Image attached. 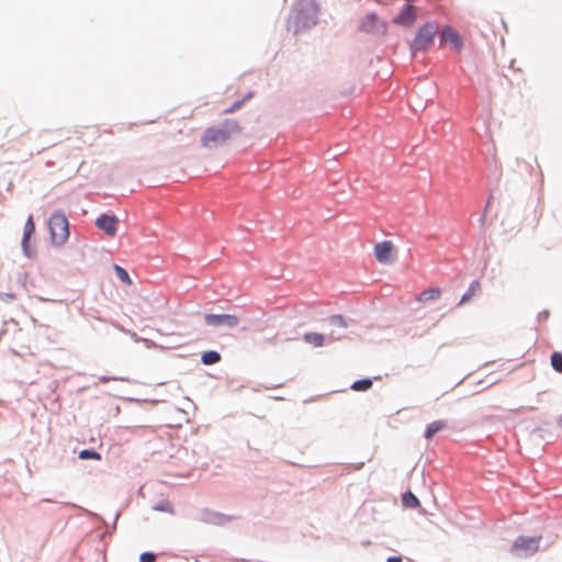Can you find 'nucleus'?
<instances>
[{
	"label": "nucleus",
	"mask_w": 562,
	"mask_h": 562,
	"mask_svg": "<svg viewBox=\"0 0 562 562\" xmlns=\"http://www.w3.org/2000/svg\"><path fill=\"white\" fill-rule=\"evenodd\" d=\"M315 9L308 4L304 9H295L289 18V29H293L295 33L311 27L316 23Z\"/></svg>",
	"instance_id": "obj_4"
},
{
	"label": "nucleus",
	"mask_w": 562,
	"mask_h": 562,
	"mask_svg": "<svg viewBox=\"0 0 562 562\" xmlns=\"http://www.w3.org/2000/svg\"><path fill=\"white\" fill-rule=\"evenodd\" d=\"M250 98H251V93H248L243 100L236 101L232 106L224 110V113L228 114V113H233V112L239 110L241 108V105L244 104L245 100H248Z\"/></svg>",
	"instance_id": "obj_23"
},
{
	"label": "nucleus",
	"mask_w": 562,
	"mask_h": 562,
	"mask_svg": "<svg viewBox=\"0 0 562 562\" xmlns=\"http://www.w3.org/2000/svg\"><path fill=\"white\" fill-rule=\"evenodd\" d=\"M371 386H372V381L370 379H362V380H358V381L353 382V384L351 385V389L353 391L361 392V391L369 390Z\"/></svg>",
	"instance_id": "obj_18"
},
{
	"label": "nucleus",
	"mask_w": 562,
	"mask_h": 562,
	"mask_svg": "<svg viewBox=\"0 0 562 562\" xmlns=\"http://www.w3.org/2000/svg\"><path fill=\"white\" fill-rule=\"evenodd\" d=\"M374 256L380 263L393 261L394 244L391 240H383L374 245Z\"/></svg>",
	"instance_id": "obj_8"
},
{
	"label": "nucleus",
	"mask_w": 562,
	"mask_h": 562,
	"mask_svg": "<svg viewBox=\"0 0 562 562\" xmlns=\"http://www.w3.org/2000/svg\"><path fill=\"white\" fill-rule=\"evenodd\" d=\"M560 425L562 426V416H561V419H560Z\"/></svg>",
	"instance_id": "obj_29"
},
{
	"label": "nucleus",
	"mask_w": 562,
	"mask_h": 562,
	"mask_svg": "<svg viewBox=\"0 0 562 562\" xmlns=\"http://www.w3.org/2000/svg\"><path fill=\"white\" fill-rule=\"evenodd\" d=\"M241 131L240 125L235 120H225L221 126H212L204 131L201 137V144L203 147L213 148L216 146L224 145L234 135Z\"/></svg>",
	"instance_id": "obj_1"
},
{
	"label": "nucleus",
	"mask_w": 562,
	"mask_h": 562,
	"mask_svg": "<svg viewBox=\"0 0 562 562\" xmlns=\"http://www.w3.org/2000/svg\"><path fill=\"white\" fill-rule=\"evenodd\" d=\"M440 294H441V290L439 288H430V289H427V290L420 292L416 296V300L418 302L423 303V302L436 300L440 296Z\"/></svg>",
	"instance_id": "obj_12"
},
{
	"label": "nucleus",
	"mask_w": 562,
	"mask_h": 562,
	"mask_svg": "<svg viewBox=\"0 0 562 562\" xmlns=\"http://www.w3.org/2000/svg\"><path fill=\"white\" fill-rule=\"evenodd\" d=\"M360 30L369 34L385 35L387 25L376 14L370 13L362 20Z\"/></svg>",
	"instance_id": "obj_6"
},
{
	"label": "nucleus",
	"mask_w": 562,
	"mask_h": 562,
	"mask_svg": "<svg viewBox=\"0 0 562 562\" xmlns=\"http://www.w3.org/2000/svg\"><path fill=\"white\" fill-rule=\"evenodd\" d=\"M79 458L82 460H87V459L101 460V454L93 450L85 449L79 452Z\"/></svg>",
	"instance_id": "obj_22"
},
{
	"label": "nucleus",
	"mask_w": 562,
	"mask_h": 562,
	"mask_svg": "<svg viewBox=\"0 0 562 562\" xmlns=\"http://www.w3.org/2000/svg\"><path fill=\"white\" fill-rule=\"evenodd\" d=\"M541 540H542L541 536H535V537L520 536L514 541L509 551L515 558H518V559H525V558L531 557L539 551Z\"/></svg>",
	"instance_id": "obj_3"
},
{
	"label": "nucleus",
	"mask_w": 562,
	"mask_h": 562,
	"mask_svg": "<svg viewBox=\"0 0 562 562\" xmlns=\"http://www.w3.org/2000/svg\"><path fill=\"white\" fill-rule=\"evenodd\" d=\"M204 322L212 327L234 328L239 324V317L233 314H206Z\"/></svg>",
	"instance_id": "obj_7"
},
{
	"label": "nucleus",
	"mask_w": 562,
	"mask_h": 562,
	"mask_svg": "<svg viewBox=\"0 0 562 562\" xmlns=\"http://www.w3.org/2000/svg\"><path fill=\"white\" fill-rule=\"evenodd\" d=\"M481 291V283L479 281H473L468 291L462 295L459 305H462L463 303L470 301L474 295L480 293Z\"/></svg>",
	"instance_id": "obj_14"
},
{
	"label": "nucleus",
	"mask_w": 562,
	"mask_h": 562,
	"mask_svg": "<svg viewBox=\"0 0 562 562\" xmlns=\"http://www.w3.org/2000/svg\"><path fill=\"white\" fill-rule=\"evenodd\" d=\"M441 44H449L451 45L457 52H460L463 46V40L459 35V33L453 30L451 26L446 25L440 35Z\"/></svg>",
	"instance_id": "obj_9"
},
{
	"label": "nucleus",
	"mask_w": 562,
	"mask_h": 562,
	"mask_svg": "<svg viewBox=\"0 0 562 562\" xmlns=\"http://www.w3.org/2000/svg\"><path fill=\"white\" fill-rule=\"evenodd\" d=\"M330 324L340 328H346L347 323L341 315H334L330 317Z\"/></svg>",
	"instance_id": "obj_24"
},
{
	"label": "nucleus",
	"mask_w": 562,
	"mask_h": 562,
	"mask_svg": "<svg viewBox=\"0 0 562 562\" xmlns=\"http://www.w3.org/2000/svg\"><path fill=\"white\" fill-rule=\"evenodd\" d=\"M201 361L205 366L215 364L221 361V355L217 351L209 350L202 353Z\"/></svg>",
	"instance_id": "obj_17"
},
{
	"label": "nucleus",
	"mask_w": 562,
	"mask_h": 562,
	"mask_svg": "<svg viewBox=\"0 0 562 562\" xmlns=\"http://www.w3.org/2000/svg\"><path fill=\"white\" fill-rule=\"evenodd\" d=\"M119 218L114 215H101L95 220V226L104 231L109 236H114L117 232Z\"/></svg>",
	"instance_id": "obj_11"
},
{
	"label": "nucleus",
	"mask_w": 562,
	"mask_h": 562,
	"mask_svg": "<svg viewBox=\"0 0 562 562\" xmlns=\"http://www.w3.org/2000/svg\"><path fill=\"white\" fill-rule=\"evenodd\" d=\"M52 243L64 245L69 238V222L61 211L54 212L48 221Z\"/></svg>",
	"instance_id": "obj_2"
},
{
	"label": "nucleus",
	"mask_w": 562,
	"mask_h": 562,
	"mask_svg": "<svg viewBox=\"0 0 562 562\" xmlns=\"http://www.w3.org/2000/svg\"><path fill=\"white\" fill-rule=\"evenodd\" d=\"M551 366L557 372L562 373V353L561 352L554 351L551 355Z\"/></svg>",
	"instance_id": "obj_20"
},
{
	"label": "nucleus",
	"mask_w": 562,
	"mask_h": 562,
	"mask_svg": "<svg viewBox=\"0 0 562 562\" xmlns=\"http://www.w3.org/2000/svg\"><path fill=\"white\" fill-rule=\"evenodd\" d=\"M303 339L305 342L315 347H322L325 344V336L319 333H306Z\"/></svg>",
	"instance_id": "obj_13"
},
{
	"label": "nucleus",
	"mask_w": 562,
	"mask_h": 562,
	"mask_svg": "<svg viewBox=\"0 0 562 562\" xmlns=\"http://www.w3.org/2000/svg\"><path fill=\"white\" fill-rule=\"evenodd\" d=\"M386 562H402V559L400 557H391Z\"/></svg>",
	"instance_id": "obj_26"
},
{
	"label": "nucleus",
	"mask_w": 562,
	"mask_h": 562,
	"mask_svg": "<svg viewBox=\"0 0 562 562\" xmlns=\"http://www.w3.org/2000/svg\"><path fill=\"white\" fill-rule=\"evenodd\" d=\"M117 380H120V381H124V382H130V379H128V378H119Z\"/></svg>",
	"instance_id": "obj_28"
},
{
	"label": "nucleus",
	"mask_w": 562,
	"mask_h": 562,
	"mask_svg": "<svg viewBox=\"0 0 562 562\" xmlns=\"http://www.w3.org/2000/svg\"><path fill=\"white\" fill-rule=\"evenodd\" d=\"M403 503L405 506L412 508L419 506L418 498L412 492H407L403 495Z\"/></svg>",
	"instance_id": "obj_21"
},
{
	"label": "nucleus",
	"mask_w": 562,
	"mask_h": 562,
	"mask_svg": "<svg viewBox=\"0 0 562 562\" xmlns=\"http://www.w3.org/2000/svg\"><path fill=\"white\" fill-rule=\"evenodd\" d=\"M216 517L218 518L220 521L228 520V517L221 515V514H216Z\"/></svg>",
	"instance_id": "obj_27"
},
{
	"label": "nucleus",
	"mask_w": 562,
	"mask_h": 562,
	"mask_svg": "<svg viewBox=\"0 0 562 562\" xmlns=\"http://www.w3.org/2000/svg\"><path fill=\"white\" fill-rule=\"evenodd\" d=\"M417 19L416 8L406 4L401 13L393 19L395 24H400L406 27H411Z\"/></svg>",
	"instance_id": "obj_10"
},
{
	"label": "nucleus",
	"mask_w": 562,
	"mask_h": 562,
	"mask_svg": "<svg viewBox=\"0 0 562 562\" xmlns=\"http://www.w3.org/2000/svg\"><path fill=\"white\" fill-rule=\"evenodd\" d=\"M114 270H115V272H116L117 278H119L123 283H125V284H127V285L132 284V280H131V278H130V276H128L127 271H126L124 268H122V267H121V266H119V265H114Z\"/></svg>",
	"instance_id": "obj_19"
},
{
	"label": "nucleus",
	"mask_w": 562,
	"mask_h": 562,
	"mask_svg": "<svg viewBox=\"0 0 562 562\" xmlns=\"http://www.w3.org/2000/svg\"><path fill=\"white\" fill-rule=\"evenodd\" d=\"M438 32L439 26L436 22H427L422 25L412 43V50H427L434 43V38Z\"/></svg>",
	"instance_id": "obj_5"
},
{
	"label": "nucleus",
	"mask_w": 562,
	"mask_h": 562,
	"mask_svg": "<svg viewBox=\"0 0 562 562\" xmlns=\"http://www.w3.org/2000/svg\"><path fill=\"white\" fill-rule=\"evenodd\" d=\"M34 231H35V224L33 222V217L29 216V218L26 220L25 225H24V234H23V239H22V246L25 250L27 247L29 239H30L31 235L34 233Z\"/></svg>",
	"instance_id": "obj_15"
},
{
	"label": "nucleus",
	"mask_w": 562,
	"mask_h": 562,
	"mask_svg": "<svg viewBox=\"0 0 562 562\" xmlns=\"http://www.w3.org/2000/svg\"><path fill=\"white\" fill-rule=\"evenodd\" d=\"M155 561H156V555L150 552L142 553L139 557V562H155Z\"/></svg>",
	"instance_id": "obj_25"
},
{
	"label": "nucleus",
	"mask_w": 562,
	"mask_h": 562,
	"mask_svg": "<svg viewBox=\"0 0 562 562\" xmlns=\"http://www.w3.org/2000/svg\"><path fill=\"white\" fill-rule=\"evenodd\" d=\"M446 427V423L442 420H436L430 423L425 431V438L431 439L438 431Z\"/></svg>",
	"instance_id": "obj_16"
}]
</instances>
